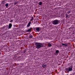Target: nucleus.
<instances>
[{
    "label": "nucleus",
    "mask_w": 75,
    "mask_h": 75,
    "mask_svg": "<svg viewBox=\"0 0 75 75\" xmlns=\"http://www.w3.org/2000/svg\"><path fill=\"white\" fill-rule=\"evenodd\" d=\"M36 48L38 49H40V48L41 47H42L44 46L42 44L40 43H37L36 44Z\"/></svg>",
    "instance_id": "f257e3e1"
},
{
    "label": "nucleus",
    "mask_w": 75,
    "mask_h": 75,
    "mask_svg": "<svg viewBox=\"0 0 75 75\" xmlns=\"http://www.w3.org/2000/svg\"><path fill=\"white\" fill-rule=\"evenodd\" d=\"M58 23H59V21L57 19L55 20L52 22V23L54 25H57L58 24Z\"/></svg>",
    "instance_id": "f03ea898"
},
{
    "label": "nucleus",
    "mask_w": 75,
    "mask_h": 75,
    "mask_svg": "<svg viewBox=\"0 0 75 75\" xmlns=\"http://www.w3.org/2000/svg\"><path fill=\"white\" fill-rule=\"evenodd\" d=\"M66 70L68 71H72V67L70 66L68 68H66Z\"/></svg>",
    "instance_id": "7ed1b4c3"
},
{
    "label": "nucleus",
    "mask_w": 75,
    "mask_h": 75,
    "mask_svg": "<svg viewBox=\"0 0 75 75\" xmlns=\"http://www.w3.org/2000/svg\"><path fill=\"white\" fill-rule=\"evenodd\" d=\"M12 27V24L9 23L8 26V29H10Z\"/></svg>",
    "instance_id": "20e7f679"
},
{
    "label": "nucleus",
    "mask_w": 75,
    "mask_h": 75,
    "mask_svg": "<svg viewBox=\"0 0 75 75\" xmlns=\"http://www.w3.org/2000/svg\"><path fill=\"white\" fill-rule=\"evenodd\" d=\"M31 22H29V23H28V24L27 26V27H29L30 26V25H31Z\"/></svg>",
    "instance_id": "39448f33"
},
{
    "label": "nucleus",
    "mask_w": 75,
    "mask_h": 75,
    "mask_svg": "<svg viewBox=\"0 0 75 75\" xmlns=\"http://www.w3.org/2000/svg\"><path fill=\"white\" fill-rule=\"evenodd\" d=\"M36 29V31H40V28L37 27Z\"/></svg>",
    "instance_id": "423d86ee"
},
{
    "label": "nucleus",
    "mask_w": 75,
    "mask_h": 75,
    "mask_svg": "<svg viewBox=\"0 0 75 75\" xmlns=\"http://www.w3.org/2000/svg\"><path fill=\"white\" fill-rule=\"evenodd\" d=\"M47 46L48 47H50L52 46V45H51V44L50 43H49L48 44Z\"/></svg>",
    "instance_id": "0eeeda50"
},
{
    "label": "nucleus",
    "mask_w": 75,
    "mask_h": 75,
    "mask_svg": "<svg viewBox=\"0 0 75 75\" xmlns=\"http://www.w3.org/2000/svg\"><path fill=\"white\" fill-rule=\"evenodd\" d=\"M27 32H29L30 33V32H31V28H30V29L28 30H27Z\"/></svg>",
    "instance_id": "6e6552de"
},
{
    "label": "nucleus",
    "mask_w": 75,
    "mask_h": 75,
    "mask_svg": "<svg viewBox=\"0 0 75 75\" xmlns=\"http://www.w3.org/2000/svg\"><path fill=\"white\" fill-rule=\"evenodd\" d=\"M46 66H47L46 65V64H43L42 65V67H43V68H45V67H46Z\"/></svg>",
    "instance_id": "1a4fd4ad"
},
{
    "label": "nucleus",
    "mask_w": 75,
    "mask_h": 75,
    "mask_svg": "<svg viewBox=\"0 0 75 75\" xmlns=\"http://www.w3.org/2000/svg\"><path fill=\"white\" fill-rule=\"evenodd\" d=\"M29 38H33V36L32 35H30L29 36Z\"/></svg>",
    "instance_id": "9d476101"
},
{
    "label": "nucleus",
    "mask_w": 75,
    "mask_h": 75,
    "mask_svg": "<svg viewBox=\"0 0 75 75\" xmlns=\"http://www.w3.org/2000/svg\"><path fill=\"white\" fill-rule=\"evenodd\" d=\"M62 45H64V46H66L67 47H68V45H67L66 44H64V43H62Z\"/></svg>",
    "instance_id": "9b49d317"
},
{
    "label": "nucleus",
    "mask_w": 75,
    "mask_h": 75,
    "mask_svg": "<svg viewBox=\"0 0 75 75\" xmlns=\"http://www.w3.org/2000/svg\"><path fill=\"white\" fill-rule=\"evenodd\" d=\"M33 20H34V18L32 17H31V19L30 20V21H33Z\"/></svg>",
    "instance_id": "f8f14e48"
},
{
    "label": "nucleus",
    "mask_w": 75,
    "mask_h": 75,
    "mask_svg": "<svg viewBox=\"0 0 75 75\" xmlns=\"http://www.w3.org/2000/svg\"><path fill=\"white\" fill-rule=\"evenodd\" d=\"M42 4V2H39V5H40V6H41Z\"/></svg>",
    "instance_id": "ddd939ff"
},
{
    "label": "nucleus",
    "mask_w": 75,
    "mask_h": 75,
    "mask_svg": "<svg viewBox=\"0 0 75 75\" xmlns=\"http://www.w3.org/2000/svg\"><path fill=\"white\" fill-rule=\"evenodd\" d=\"M56 52L57 54H58V53H59V50H56Z\"/></svg>",
    "instance_id": "4468645a"
},
{
    "label": "nucleus",
    "mask_w": 75,
    "mask_h": 75,
    "mask_svg": "<svg viewBox=\"0 0 75 75\" xmlns=\"http://www.w3.org/2000/svg\"><path fill=\"white\" fill-rule=\"evenodd\" d=\"M8 3H7L5 4V6L6 7H8Z\"/></svg>",
    "instance_id": "2eb2a0df"
},
{
    "label": "nucleus",
    "mask_w": 75,
    "mask_h": 75,
    "mask_svg": "<svg viewBox=\"0 0 75 75\" xmlns=\"http://www.w3.org/2000/svg\"><path fill=\"white\" fill-rule=\"evenodd\" d=\"M13 20L12 19V20H11L10 21V22L11 23H12L13 22Z\"/></svg>",
    "instance_id": "dca6fc26"
},
{
    "label": "nucleus",
    "mask_w": 75,
    "mask_h": 75,
    "mask_svg": "<svg viewBox=\"0 0 75 75\" xmlns=\"http://www.w3.org/2000/svg\"><path fill=\"white\" fill-rule=\"evenodd\" d=\"M17 4V2H16L14 3V4Z\"/></svg>",
    "instance_id": "f3484780"
},
{
    "label": "nucleus",
    "mask_w": 75,
    "mask_h": 75,
    "mask_svg": "<svg viewBox=\"0 0 75 75\" xmlns=\"http://www.w3.org/2000/svg\"><path fill=\"white\" fill-rule=\"evenodd\" d=\"M6 27H7V28H8V25H6Z\"/></svg>",
    "instance_id": "a211bd4d"
},
{
    "label": "nucleus",
    "mask_w": 75,
    "mask_h": 75,
    "mask_svg": "<svg viewBox=\"0 0 75 75\" xmlns=\"http://www.w3.org/2000/svg\"><path fill=\"white\" fill-rule=\"evenodd\" d=\"M71 13V11H69L67 12L68 14H69V13Z\"/></svg>",
    "instance_id": "6ab92c4d"
},
{
    "label": "nucleus",
    "mask_w": 75,
    "mask_h": 75,
    "mask_svg": "<svg viewBox=\"0 0 75 75\" xmlns=\"http://www.w3.org/2000/svg\"><path fill=\"white\" fill-rule=\"evenodd\" d=\"M4 1H3V3H4Z\"/></svg>",
    "instance_id": "aec40b11"
},
{
    "label": "nucleus",
    "mask_w": 75,
    "mask_h": 75,
    "mask_svg": "<svg viewBox=\"0 0 75 75\" xmlns=\"http://www.w3.org/2000/svg\"><path fill=\"white\" fill-rule=\"evenodd\" d=\"M66 17H68V16H66Z\"/></svg>",
    "instance_id": "412c9836"
},
{
    "label": "nucleus",
    "mask_w": 75,
    "mask_h": 75,
    "mask_svg": "<svg viewBox=\"0 0 75 75\" xmlns=\"http://www.w3.org/2000/svg\"><path fill=\"white\" fill-rule=\"evenodd\" d=\"M6 30H7V28H6Z\"/></svg>",
    "instance_id": "4be33fe9"
}]
</instances>
